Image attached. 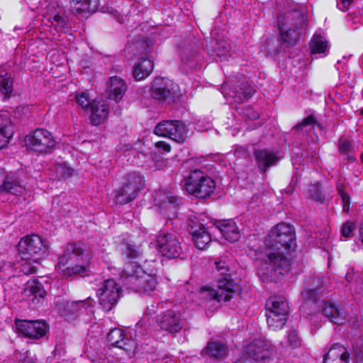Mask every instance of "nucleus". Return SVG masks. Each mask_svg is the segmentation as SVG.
I'll use <instances>...</instances> for the list:
<instances>
[{"label":"nucleus","instance_id":"1","mask_svg":"<svg viewBox=\"0 0 363 363\" xmlns=\"http://www.w3.org/2000/svg\"><path fill=\"white\" fill-rule=\"evenodd\" d=\"M266 253L258 274L267 281H273L277 275L287 273L291 264V250L296 246L293 225L281 223L275 225L265 240Z\"/></svg>","mask_w":363,"mask_h":363},{"label":"nucleus","instance_id":"2","mask_svg":"<svg viewBox=\"0 0 363 363\" xmlns=\"http://www.w3.org/2000/svg\"><path fill=\"white\" fill-rule=\"evenodd\" d=\"M91 253L83 243H68L58 258L57 268L65 277H84L88 274Z\"/></svg>","mask_w":363,"mask_h":363},{"label":"nucleus","instance_id":"3","mask_svg":"<svg viewBox=\"0 0 363 363\" xmlns=\"http://www.w3.org/2000/svg\"><path fill=\"white\" fill-rule=\"evenodd\" d=\"M215 273L217 277L218 289L203 287L199 292L201 302L210 301H228L233 295L240 291V287L231 278L229 272V265L225 259H219L215 262Z\"/></svg>","mask_w":363,"mask_h":363},{"label":"nucleus","instance_id":"4","mask_svg":"<svg viewBox=\"0 0 363 363\" xmlns=\"http://www.w3.org/2000/svg\"><path fill=\"white\" fill-rule=\"evenodd\" d=\"M278 24L283 41L289 46L298 41L303 30L306 29V11L300 5L278 16Z\"/></svg>","mask_w":363,"mask_h":363},{"label":"nucleus","instance_id":"5","mask_svg":"<svg viewBox=\"0 0 363 363\" xmlns=\"http://www.w3.org/2000/svg\"><path fill=\"white\" fill-rule=\"evenodd\" d=\"M121 277L128 288L140 294L151 295L157 285L155 276L146 273L136 264H127Z\"/></svg>","mask_w":363,"mask_h":363},{"label":"nucleus","instance_id":"6","mask_svg":"<svg viewBox=\"0 0 363 363\" xmlns=\"http://www.w3.org/2000/svg\"><path fill=\"white\" fill-rule=\"evenodd\" d=\"M185 189L196 198L204 199L213 193L216 184L205 172L195 169L185 179Z\"/></svg>","mask_w":363,"mask_h":363},{"label":"nucleus","instance_id":"7","mask_svg":"<svg viewBox=\"0 0 363 363\" xmlns=\"http://www.w3.org/2000/svg\"><path fill=\"white\" fill-rule=\"evenodd\" d=\"M145 186L144 177L137 172L127 174L123 177L121 187L116 191L115 199L120 204L133 201Z\"/></svg>","mask_w":363,"mask_h":363},{"label":"nucleus","instance_id":"8","mask_svg":"<svg viewBox=\"0 0 363 363\" xmlns=\"http://www.w3.org/2000/svg\"><path fill=\"white\" fill-rule=\"evenodd\" d=\"M18 249L21 260L36 262L46 255L48 246L39 235L33 234L21 238L18 242Z\"/></svg>","mask_w":363,"mask_h":363},{"label":"nucleus","instance_id":"9","mask_svg":"<svg viewBox=\"0 0 363 363\" xmlns=\"http://www.w3.org/2000/svg\"><path fill=\"white\" fill-rule=\"evenodd\" d=\"M25 143L28 149L41 154H50L56 146L52 134L44 128H37L26 136Z\"/></svg>","mask_w":363,"mask_h":363},{"label":"nucleus","instance_id":"10","mask_svg":"<svg viewBox=\"0 0 363 363\" xmlns=\"http://www.w3.org/2000/svg\"><path fill=\"white\" fill-rule=\"evenodd\" d=\"M99 304L105 311H110L118 303L121 289L113 279L104 280L96 289Z\"/></svg>","mask_w":363,"mask_h":363},{"label":"nucleus","instance_id":"11","mask_svg":"<svg viewBox=\"0 0 363 363\" xmlns=\"http://www.w3.org/2000/svg\"><path fill=\"white\" fill-rule=\"evenodd\" d=\"M187 133L186 125L179 120L162 121L154 129V133L157 135L169 138L178 143L185 141Z\"/></svg>","mask_w":363,"mask_h":363},{"label":"nucleus","instance_id":"12","mask_svg":"<svg viewBox=\"0 0 363 363\" xmlns=\"http://www.w3.org/2000/svg\"><path fill=\"white\" fill-rule=\"evenodd\" d=\"M178 86L172 80L166 78H156L152 84L151 96L156 100L174 101L177 96Z\"/></svg>","mask_w":363,"mask_h":363},{"label":"nucleus","instance_id":"13","mask_svg":"<svg viewBox=\"0 0 363 363\" xmlns=\"http://www.w3.org/2000/svg\"><path fill=\"white\" fill-rule=\"evenodd\" d=\"M157 247L162 255L170 259L179 257L182 253L181 244L172 233H160L157 237Z\"/></svg>","mask_w":363,"mask_h":363},{"label":"nucleus","instance_id":"14","mask_svg":"<svg viewBox=\"0 0 363 363\" xmlns=\"http://www.w3.org/2000/svg\"><path fill=\"white\" fill-rule=\"evenodd\" d=\"M16 325L20 333L30 339H40L48 331L46 323L41 320H18Z\"/></svg>","mask_w":363,"mask_h":363},{"label":"nucleus","instance_id":"15","mask_svg":"<svg viewBox=\"0 0 363 363\" xmlns=\"http://www.w3.org/2000/svg\"><path fill=\"white\" fill-rule=\"evenodd\" d=\"M324 293L323 280L320 276L309 277L301 292L305 300L316 302Z\"/></svg>","mask_w":363,"mask_h":363},{"label":"nucleus","instance_id":"16","mask_svg":"<svg viewBox=\"0 0 363 363\" xmlns=\"http://www.w3.org/2000/svg\"><path fill=\"white\" fill-rule=\"evenodd\" d=\"M160 329L169 333H176L182 328V322L179 313L168 310L157 318Z\"/></svg>","mask_w":363,"mask_h":363},{"label":"nucleus","instance_id":"17","mask_svg":"<svg viewBox=\"0 0 363 363\" xmlns=\"http://www.w3.org/2000/svg\"><path fill=\"white\" fill-rule=\"evenodd\" d=\"M212 223L226 240L235 242L240 239V230L233 219L213 220Z\"/></svg>","mask_w":363,"mask_h":363},{"label":"nucleus","instance_id":"18","mask_svg":"<svg viewBox=\"0 0 363 363\" xmlns=\"http://www.w3.org/2000/svg\"><path fill=\"white\" fill-rule=\"evenodd\" d=\"M91 306H92V303L89 298L81 301H67L62 304V315L69 318H74L83 313L88 307Z\"/></svg>","mask_w":363,"mask_h":363},{"label":"nucleus","instance_id":"19","mask_svg":"<svg viewBox=\"0 0 363 363\" xmlns=\"http://www.w3.org/2000/svg\"><path fill=\"white\" fill-rule=\"evenodd\" d=\"M246 354L255 360H262L269 358L271 350L269 345L263 340L255 339L245 348Z\"/></svg>","mask_w":363,"mask_h":363},{"label":"nucleus","instance_id":"20","mask_svg":"<svg viewBox=\"0 0 363 363\" xmlns=\"http://www.w3.org/2000/svg\"><path fill=\"white\" fill-rule=\"evenodd\" d=\"M189 228L195 247L199 250L204 249L211 241L208 231L203 224L199 223H192Z\"/></svg>","mask_w":363,"mask_h":363},{"label":"nucleus","instance_id":"21","mask_svg":"<svg viewBox=\"0 0 363 363\" xmlns=\"http://www.w3.org/2000/svg\"><path fill=\"white\" fill-rule=\"evenodd\" d=\"M107 340L112 345L127 352L135 347V341L126 337L123 331L119 328L111 330L107 335Z\"/></svg>","mask_w":363,"mask_h":363},{"label":"nucleus","instance_id":"22","mask_svg":"<svg viewBox=\"0 0 363 363\" xmlns=\"http://www.w3.org/2000/svg\"><path fill=\"white\" fill-rule=\"evenodd\" d=\"M90 121L94 125L102 123L106 118L109 113L108 104L106 101L94 99L92 101L90 108Z\"/></svg>","mask_w":363,"mask_h":363},{"label":"nucleus","instance_id":"23","mask_svg":"<svg viewBox=\"0 0 363 363\" xmlns=\"http://www.w3.org/2000/svg\"><path fill=\"white\" fill-rule=\"evenodd\" d=\"M25 296L28 298V301L34 305H39L43 303L46 291L42 284L37 279L28 281L27 286L24 290Z\"/></svg>","mask_w":363,"mask_h":363},{"label":"nucleus","instance_id":"24","mask_svg":"<svg viewBox=\"0 0 363 363\" xmlns=\"http://www.w3.org/2000/svg\"><path fill=\"white\" fill-rule=\"evenodd\" d=\"M225 96H228L233 99L235 103H243L250 99L255 93L254 88L247 82H242L238 88L230 89L226 91V86H223Z\"/></svg>","mask_w":363,"mask_h":363},{"label":"nucleus","instance_id":"25","mask_svg":"<svg viewBox=\"0 0 363 363\" xmlns=\"http://www.w3.org/2000/svg\"><path fill=\"white\" fill-rule=\"evenodd\" d=\"M13 135V129L10 113L8 111L0 113V150L9 143Z\"/></svg>","mask_w":363,"mask_h":363},{"label":"nucleus","instance_id":"26","mask_svg":"<svg viewBox=\"0 0 363 363\" xmlns=\"http://www.w3.org/2000/svg\"><path fill=\"white\" fill-rule=\"evenodd\" d=\"M254 155L259 168L263 172L267 167L276 164L279 160L274 152L267 149L255 150Z\"/></svg>","mask_w":363,"mask_h":363},{"label":"nucleus","instance_id":"27","mask_svg":"<svg viewBox=\"0 0 363 363\" xmlns=\"http://www.w3.org/2000/svg\"><path fill=\"white\" fill-rule=\"evenodd\" d=\"M347 350L340 344L334 345L325 355L323 363H348Z\"/></svg>","mask_w":363,"mask_h":363},{"label":"nucleus","instance_id":"28","mask_svg":"<svg viewBox=\"0 0 363 363\" xmlns=\"http://www.w3.org/2000/svg\"><path fill=\"white\" fill-rule=\"evenodd\" d=\"M155 205L158 206L160 211H165L167 208H174L178 198L171 191L160 189L155 191L154 195Z\"/></svg>","mask_w":363,"mask_h":363},{"label":"nucleus","instance_id":"29","mask_svg":"<svg viewBox=\"0 0 363 363\" xmlns=\"http://www.w3.org/2000/svg\"><path fill=\"white\" fill-rule=\"evenodd\" d=\"M267 312L278 314L279 315H288L289 307L286 298L283 296H274L269 298L266 303Z\"/></svg>","mask_w":363,"mask_h":363},{"label":"nucleus","instance_id":"30","mask_svg":"<svg viewBox=\"0 0 363 363\" xmlns=\"http://www.w3.org/2000/svg\"><path fill=\"white\" fill-rule=\"evenodd\" d=\"M127 90L125 82L118 77L110 78L108 91L110 99L118 103Z\"/></svg>","mask_w":363,"mask_h":363},{"label":"nucleus","instance_id":"31","mask_svg":"<svg viewBox=\"0 0 363 363\" xmlns=\"http://www.w3.org/2000/svg\"><path fill=\"white\" fill-rule=\"evenodd\" d=\"M153 67V62L151 60L141 57L134 66L133 71V77L137 81L142 80L150 74Z\"/></svg>","mask_w":363,"mask_h":363},{"label":"nucleus","instance_id":"32","mask_svg":"<svg viewBox=\"0 0 363 363\" xmlns=\"http://www.w3.org/2000/svg\"><path fill=\"white\" fill-rule=\"evenodd\" d=\"M322 311L325 318L338 325L342 324L346 318L345 315L331 302H324Z\"/></svg>","mask_w":363,"mask_h":363},{"label":"nucleus","instance_id":"33","mask_svg":"<svg viewBox=\"0 0 363 363\" xmlns=\"http://www.w3.org/2000/svg\"><path fill=\"white\" fill-rule=\"evenodd\" d=\"M310 49L311 54L328 55L329 52L328 41L320 34L315 33L311 40Z\"/></svg>","mask_w":363,"mask_h":363},{"label":"nucleus","instance_id":"34","mask_svg":"<svg viewBox=\"0 0 363 363\" xmlns=\"http://www.w3.org/2000/svg\"><path fill=\"white\" fill-rule=\"evenodd\" d=\"M13 91V79L11 76L8 73L0 74V99H9Z\"/></svg>","mask_w":363,"mask_h":363},{"label":"nucleus","instance_id":"35","mask_svg":"<svg viewBox=\"0 0 363 363\" xmlns=\"http://www.w3.org/2000/svg\"><path fill=\"white\" fill-rule=\"evenodd\" d=\"M1 189L2 191L18 194L23 191V186L14 175H9L4 181Z\"/></svg>","mask_w":363,"mask_h":363},{"label":"nucleus","instance_id":"36","mask_svg":"<svg viewBox=\"0 0 363 363\" xmlns=\"http://www.w3.org/2000/svg\"><path fill=\"white\" fill-rule=\"evenodd\" d=\"M203 352L215 358H223L227 354V347L220 342H210Z\"/></svg>","mask_w":363,"mask_h":363},{"label":"nucleus","instance_id":"37","mask_svg":"<svg viewBox=\"0 0 363 363\" xmlns=\"http://www.w3.org/2000/svg\"><path fill=\"white\" fill-rule=\"evenodd\" d=\"M267 323L269 328L273 330L281 329L286 324L287 317L272 313H266Z\"/></svg>","mask_w":363,"mask_h":363},{"label":"nucleus","instance_id":"38","mask_svg":"<svg viewBox=\"0 0 363 363\" xmlns=\"http://www.w3.org/2000/svg\"><path fill=\"white\" fill-rule=\"evenodd\" d=\"M213 51L220 61L227 60L230 57V46L225 40H217Z\"/></svg>","mask_w":363,"mask_h":363},{"label":"nucleus","instance_id":"39","mask_svg":"<svg viewBox=\"0 0 363 363\" xmlns=\"http://www.w3.org/2000/svg\"><path fill=\"white\" fill-rule=\"evenodd\" d=\"M72 4L77 10L94 12L99 6V0H72Z\"/></svg>","mask_w":363,"mask_h":363},{"label":"nucleus","instance_id":"40","mask_svg":"<svg viewBox=\"0 0 363 363\" xmlns=\"http://www.w3.org/2000/svg\"><path fill=\"white\" fill-rule=\"evenodd\" d=\"M345 186L344 183L340 179L338 180L336 184V189L338 195L341 198L342 211L348 213L350 211L351 198L350 195L345 191Z\"/></svg>","mask_w":363,"mask_h":363},{"label":"nucleus","instance_id":"41","mask_svg":"<svg viewBox=\"0 0 363 363\" xmlns=\"http://www.w3.org/2000/svg\"><path fill=\"white\" fill-rule=\"evenodd\" d=\"M317 124V121L313 115H310L304 118L301 122L298 123L294 129L297 131H300L303 134L308 133L312 129L314 128L315 125Z\"/></svg>","mask_w":363,"mask_h":363},{"label":"nucleus","instance_id":"42","mask_svg":"<svg viewBox=\"0 0 363 363\" xmlns=\"http://www.w3.org/2000/svg\"><path fill=\"white\" fill-rule=\"evenodd\" d=\"M122 252L123 255L131 260L136 259L142 255V252L138 247L129 243L123 245Z\"/></svg>","mask_w":363,"mask_h":363},{"label":"nucleus","instance_id":"43","mask_svg":"<svg viewBox=\"0 0 363 363\" xmlns=\"http://www.w3.org/2000/svg\"><path fill=\"white\" fill-rule=\"evenodd\" d=\"M53 170L59 179L69 178L74 172V169L65 163H57L54 166Z\"/></svg>","mask_w":363,"mask_h":363},{"label":"nucleus","instance_id":"44","mask_svg":"<svg viewBox=\"0 0 363 363\" xmlns=\"http://www.w3.org/2000/svg\"><path fill=\"white\" fill-rule=\"evenodd\" d=\"M308 193L315 201L323 203L325 200V196L322 191L320 183L317 182L309 186Z\"/></svg>","mask_w":363,"mask_h":363},{"label":"nucleus","instance_id":"45","mask_svg":"<svg viewBox=\"0 0 363 363\" xmlns=\"http://www.w3.org/2000/svg\"><path fill=\"white\" fill-rule=\"evenodd\" d=\"M23 262L21 264V272L26 274H32L36 272L37 266L36 264L38 263V261H33V260H23Z\"/></svg>","mask_w":363,"mask_h":363},{"label":"nucleus","instance_id":"46","mask_svg":"<svg viewBox=\"0 0 363 363\" xmlns=\"http://www.w3.org/2000/svg\"><path fill=\"white\" fill-rule=\"evenodd\" d=\"M76 101L79 106L82 107L86 111H90V108L92 102H91L90 99L88 97V95L82 92L75 96Z\"/></svg>","mask_w":363,"mask_h":363},{"label":"nucleus","instance_id":"47","mask_svg":"<svg viewBox=\"0 0 363 363\" xmlns=\"http://www.w3.org/2000/svg\"><path fill=\"white\" fill-rule=\"evenodd\" d=\"M50 23L57 32H62L65 28L67 21L63 16L56 14L51 18Z\"/></svg>","mask_w":363,"mask_h":363},{"label":"nucleus","instance_id":"48","mask_svg":"<svg viewBox=\"0 0 363 363\" xmlns=\"http://www.w3.org/2000/svg\"><path fill=\"white\" fill-rule=\"evenodd\" d=\"M288 345L292 348H296L301 346V339L296 330L291 329L289 331L287 335Z\"/></svg>","mask_w":363,"mask_h":363},{"label":"nucleus","instance_id":"49","mask_svg":"<svg viewBox=\"0 0 363 363\" xmlns=\"http://www.w3.org/2000/svg\"><path fill=\"white\" fill-rule=\"evenodd\" d=\"M14 274L13 264L10 262L0 265V279H6Z\"/></svg>","mask_w":363,"mask_h":363},{"label":"nucleus","instance_id":"50","mask_svg":"<svg viewBox=\"0 0 363 363\" xmlns=\"http://www.w3.org/2000/svg\"><path fill=\"white\" fill-rule=\"evenodd\" d=\"M352 149V144L350 141L346 139L341 138L339 140V150L341 154L346 155Z\"/></svg>","mask_w":363,"mask_h":363},{"label":"nucleus","instance_id":"51","mask_svg":"<svg viewBox=\"0 0 363 363\" xmlns=\"http://www.w3.org/2000/svg\"><path fill=\"white\" fill-rule=\"evenodd\" d=\"M134 46L137 48L141 54H147L150 52L151 45L146 40L142 42H137L134 43Z\"/></svg>","mask_w":363,"mask_h":363},{"label":"nucleus","instance_id":"52","mask_svg":"<svg viewBox=\"0 0 363 363\" xmlns=\"http://www.w3.org/2000/svg\"><path fill=\"white\" fill-rule=\"evenodd\" d=\"M353 224L351 222H346L341 230L342 236L345 238H348L351 235L352 231H353Z\"/></svg>","mask_w":363,"mask_h":363},{"label":"nucleus","instance_id":"53","mask_svg":"<svg viewBox=\"0 0 363 363\" xmlns=\"http://www.w3.org/2000/svg\"><path fill=\"white\" fill-rule=\"evenodd\" d=\"M243 115L250 120H256L259 118V113L251 107L246 108L243 112Z\"/></svg>","mask_w":363,"mask_h":363},{"label":"nucleus","instance_id":"54","mask_svg":"<svg viewBox=\"0 0 363 363\" xmlns=\"http://www.w3.org/2000/svg\"><path fill=\"white\" fill-rule=\"evenodd\" d=\"M156 146L159 148H162L164 152H169L171 147L169 144L165 142L160 141L156 143Z\"/></svg>","mask_w":363,"mask_h":363},{"label":"nucleus","instance_id":"55","mask_svg":"<svg viewBox=\"0 0 363 363\" xmlns=\"http://www.w3.org/2000/svg\"><path fill=\"white\" fill-rule=\"evenodd\" d=\"M353 0H340L344 9H347Z\"/></svg>","mask_w":363,"mask_h":363},{"label":"nucleus","instance_id":"56","mask_svg":"<svg viewBox=\"0 0 363 363\" xmlns=\"http://www.w3.org/2000/svg\"><path fill=\"white\" fill-rule=\"evenodd\" d=\"M345 279L347 281H350L352 279V274L350 272H348L346 275H345Z\"/></svg>","mask_w":363,"mask_h":363},{"label":"nucleus","instance_id":"57","mask_svg":"<svg viewBox=\"0 0 363 363\" xmlns=\"http://www.w3.org/2000/svg\"><path fill=\"white\" fill-rule=\"evenodd\" d=\"M21 363H35V362H33V359L30 358H26V359H23Z\"/></svg>","mask_w":363,"mask_h":363},{"label":"nucleus","instance_id":"58","mask_svg":"<svg viewBox=\"0 0 363 363\" xmlns=\"http://www.w3.org/2000/svg\"><path fill=\"white\" fill-rule=\"evenodd\" d=\"M359 234H360V238H361V240L363 243V227H361L360 229H359Z\"/></svg>","mask_w":363,"mask_h":363},{"label":"nucleus","instance_id":"59","mask_svg":"<svg viewBox=\"0 0 363 363\" xmlns=\"http://www.w3.org/2000/svg\"><path fill=\"white\" fill-rule=\"evenodd\" d=\"M182 61L185 63H187L189 60L187 58H185L184 55L182 56Z\"/></svg>","mask_w":363,"mask_h":363},{"label":"nucleus","instance_id":"60","mask_svg":"<svg viewBox=\"0 0 363 363\" xmlns=\"http://www.w3.org/2000/svg\"><path fill=\"white\" fill-rule=\"evenodd\" d=\"M169 208L166 209L165 211H164L163 210L162 211L164 213H166V215H168V213H167V211L168 210Z\"/></svg>","mask_w":363,"mask_h":363},{"label":"nucleus","instance_id":"61","mask_svg":"<svg viewBox=\"0 0 363 363\" xmlns=\"http://www.w3.org/2000/svg\"><path fill=\"white\" fill-rule=\"evenodd\" d=\"M361 115H363V108L360 110Z\"/></svg>","mask_w":363,"mask_h":363},{"label":"nucleus","instance_id":"62","mask_svg":"<svg viewBox=\"0 0 363 363\" xmlns=\"http://www.w3.org/2000/svg\"><path fill=\"white\" fill-rule=\"evenodd\" d=\"M348 158H349L350 160H353V157H351V156H349V157H348Z\"/></svg>","mask_w":363,"mask_h":363}]
</instances>
